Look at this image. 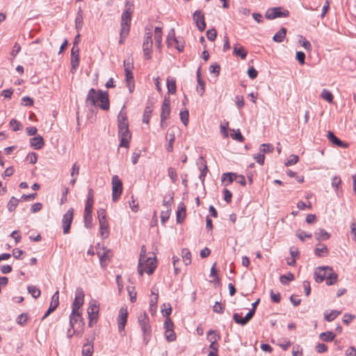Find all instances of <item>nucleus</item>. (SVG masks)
<instances>
[{
	"label": "nucleus",
	"instance_id": "obj_28",
	"mask_svg": "<svg viewBox=\"0 0 356 356\" xmlns=\"http://www.w3.org/2000/svg\"><path fill=\"white\" fill-rule=\"evenodd\" d=\"M167 88L168 93L175 94L176 92V80L174 78L170 76L167 78Z\"/></svg>",
	"mask_w": 356,
	"mask_h": 356
},
{
	"label": "nucleus",
	"instance_id": "obj_37",
	"mask_svg": "<svg viewBox=\"0 0 356 356\" xmlns=\"http://www.w3.org/2000/svg\"><path fill=\"white\" fill-rule=\"evenodd\" d=\"M226 177H228L227 184H226V185H228V184H230L231 183H232L234 180L237 179V174L234 173V172L224 173L222 176V181H226Z\"/></svg>",
	"mask_w": 356,
	"mask_h": 356
},
{
	"label": "nucleus",
	"instance_id": "obj_9",
	"mask_svg": "<svg viewBox=\"0 0 356 356\" xmlns=\"http://www.w3.org/2000/svg\"><path fill=\"white\" fill-rule=\"evenodd\" d=\"M118 134L120 138V146L128 147L131 136L129 127H125L124 129L122 127H118Z\"/></svg>",
	"mask_w": 356,
	"mask_h": 356
},
{
	"label": "nucleus",
	"instance_id": "obj_15",
	"mask_svg": "<svg viewBox=\"0 0 356 356\" xmlns=\"http://www.w3.org/2000/svg\"><path fill=\"white\" fill-rule=\"evenodd\" d=\"M329 270H331V268L328 266L318 267L314 272L316 282L320 283L325 280Z\"/></svg>",
	"mask_w": 356,
	"mask_h": 356
},
{
	"label": "nucleus",
	"instance_id": "obj_59",
	"mask_svg": "<svg viewBox=\"0 0 356 356\" xmlns=\"http://www.w3.org/2000/svg\"><path fill=\"white\" fill-rule=\"evenodd\" d=\"M296 235L302 241H304L306 238H310L312 236V234H307L304 231H298Z\"/></svg>",
	"mask_w": 356,
	"mask_h": 356
},
{
	"label": "nucleus",
	"instance_id": "obj_33",
	"mask_svg": "<svg viewBox=\"0 0 356 356\" xmlns=\"http://www.w3.org/2000/svg\"><path fill=\"white\" fill-rule=\"evenodd\" d=\"M328 253V249L325 245L319 243L315 249V254L318 257H325Z\"/></svg>",
	"mask_w": 356,
	"mask_h": 356
},
{
	"label": "nucleus",
	"instance_id": "obj_20",
	"mask_svg": "<svg viewBox=\"0 0 356 356\" xmlns=\"http://www.w3.org/2000/svg\"><path fill=\"white\" fill-rule=\"evenodd\" d=\"M127 85L129 91L131 92L134 88V77L132 74V68L124 69Z\"/></svg>",
	"mask_w": 356,
	"mask_h": 356
},
{
	"label": "nucleus",
	"instance_id": "obj_57",
	"mask_svg": "<svg viewBox=\"0 0 356 356\" xmlns=\"http://www.w3.org/2000/svg\"><path fill=\"white\" fill-rule=\"evenodd\" d=\"M299 158L297 155H291L289 159L285 163L286 166L292 165L298 163Z\"/></svg>",
	"mask_w": 356,
	"mask_h": 356
},
{
	"label": "nucleus",
	"instance_id": "obj_21",
	"mask_svg": "<svg viewBox=\"0 0 356 356\" xmlns=\"http://www.w3.org/2000/svg\"><path fill=\"white\" fill-rule=\"evenodd\" d=\"M30 145L35 149H40L44 145V140L40 136H35L30 139Z\"/></svg>",
	"mask_w": 356,
	"mask_h": 356
},
{
	"label": "nucleus",
	"instance_id": "obj_63",
	"mask_svg": "<svg viewBox=\"0 0 356 356\" xmlns=\"http://www.w3.org/2000/svg\"><path fill=\"white\" fill-rule=\"evenodd\" d=\"M231 137L234 139V140H236L238 142H243L245 138L244 137L242 136V134H241L240 132V130L238 129L237 130V132H236L235 134H231Z\"/></svg>",
	"mask_w": 356,
	"mask_h": 356
},
{
	"label": "nucleus",
	"instance_id": "obj_3",
	"mask_svg": "<svg viewBox=\"0 0 356 356\" xmlns=\"http://www.w3.org/2000/svg\"><path fill=\"white\" fill-rule=\"evenodd\" d=\"M94 191L92 188L88 190L87 201L84 209V224L87 228L92 227V208L94 203L93 200Z\"/></svg>",
	"mask_w": 356,
	"mask_h": 356
},
{
	"label": "nucleus",
	"instance_id": "obj_45",
	"mask_svg": "<svg viewBox=\"0 0 356 356\" xmlns=\"http://www.w3.org/2000/svg\"><path fill=\"white\" fill-rule=\"evenodd\" d=\"M178 43V40L175 38V30L172 29L169 32L167 37V44L168 46L172 45V42Z\"/></svg>",
	"mask_w": 356,
	"mask_h": 356
},
{
	"label": "nucleus",
	"instance_id": "obj_52",
	"mask_svg": "<svg viewBox=\"0 0 356 356\" xmlns=\"http://www.w3.org/2000/svg\"><path fill=\"white\" fill-rule=\"evenodd\" d=\"M170 209H165V210L162 211L161 213V220L163 224H164L170 217Z\"/></svg>",
	"mask_w": 356,
	"mask_h": 356
},
{
	"label": "nucleus",
	"instance_id": "obj_58",
	"mask_svg": "<svg viewBox=\"0 0 356 356\" xmlns=\"http://www.w3.org/2000/svg\"><path fill=\"white\" fill-rule=\"evenodd\" d=\"M141 154V151L138 149L133 152L131 155V162L134 165L138 163V159L140 158Z\"/></svg>",
	"mask_w": 356,
	"mask_h": 356
},
{
	"label": "nucleus",
	"instance_id": "obj_1",
	"mask_svg": "<svg viewBox=\"0 0 356 356\" xmlns=\"http://www.w3.org/2000/svg\"><path fill=\"white\" fill-rule=\"evenodd\" d=\"M131 5L129 3L126 4V10L123 12L121 17V30H120V44H122L124 38L128 35L130 29V23L132 15Z\"/></svg>",
	"mask_w": 356,
	"mask_h": 356
},
{
	"label": "nucleus",
	"instance_id": "obj_23",
	"mask_svg": "<svg viewBox=\"0 0 356 356\" xmlns=\"http://www.w3.org/2000/svg\"><path fill=\"white\" fill-rule=\"evenodd\" d=\"M100 235L102 238H108L109 235L108 223L107 220L99 221Z\"/></svg>",
	"mask_w": 356,
	"mask_h": 356
},
{
	"label": "nucleus",
	"instance_id": "obj_50",
	"mask_svg": "<svg viewBox=\"0 0 356 356\" xmlns=\"http://www.w3.org/2000/svg\"><path fill=\"white\" fill-rule=\"evenodd\" d=\"M274 150V147L270 144H262L260 146V152L264 153L272 152Z\"/></svg>",
	"mask_w": 356,
	"mask_h": 356
},
{
	"label": "nucleus",
	"instance_id": "obj_27",
	"mask_svg": "<svg viewBox=\"0 0 356 356\" xmlns=\"http://www.w3.org/2000/svg\"><path fill=\"white\" fill-rule=\"evenodd\" d=\"M93 343L89 342L88 339H87V343H86L82 349V355L83 356H92V353H93Z\"/></svg>",
	"mask_w": 356,
	"mask_h": 356
},
{
	"label": "nucleus",
	"instance_id": "obj_2",
	"mask_svg": "<svg viewBox=\"0 0 356 356\" xmlns=\"http://www.w3.org/2000/svg\"><path fill=\"white\" fill-rule=\"evenodd\" d=\"M138 322L143 332V339L145 345H147L152 336V329L149 319L146 313H142L138 316Z\"/></svg>",
	"mask_w": 356,
	"mask_h": 356
},
{
	"label": "nucleus",
	"instance_id": "obj_53",
	"mask_svg": "<svg viewBox=\"0 0 356 356\" xmlns=\"http://www.w3.org/2000/svg\"><path fill=\"white\" fill-rule=\"evenodd\" d=\"M165 338L168 342L174 341L176 339L175 333L172 330H165Z\"/></svg>",
	"mask_w": 356,
	"mask_h": 356
},
{
	"label": "nucleus",
	"instance_id": "obj_31",
	"mask_svg": "<svg viewBox=\"0 0 356 356\" xmlns=\"http://www.w3.org/2000/svg\"><path fill=\"white\" fill-rule=\"evenodd\" d=\"M286 34V29L282 27L279 31H277L273 38V40L277 42H281L284 40Z\"/></svg>",
	"mask_w": 356,
	"mask_h": 356
},
{
	"label": "nucleus",
	"instance_id": "obj_61",
	"mask_svg": "<svg viewBox=\"0 0 356 356\" xmlns=\"http://www.w3.org/2000/svg\"><path fill=\"white\" fill-rule=\"evenodd\" d=\"M220 67L218 64H213L209 67V72L211 74H215L216 76H218L220 73Z\"/></svg>",
	"mask_w": 356,
	"mask_h": 356
},
{
	"label": "nucleus",
	"instance_id": "obj_54",
	"mask_svg": "<svg viewBox=\"0 0 356 356\" xmlns=\"http://www.w3.org/2000/svg\"><path fill=\"white\" fill-rule=\"evenodd\" d=\"M217 35V32L215 29H209L207 31V37L210 41L215 40Z\"/></svg>",
	"mask_w": 356,
	"mask_h": 356
},
{
	"label": "nucleus",
	"instance_id": "obj_30",
	"mask_svg": "<svg viewBox=\"0 0 356 356\" xmlns=\"http://www.w3.org/2000/svg\"><path fill=\"white\" fill-rule=\"evenodd\" d=\"M155 35L154 40L156 47L160 49L161 47V41H162V30L160 27L155 28Z\"/></svg>",
	"mask_w": 356,
	"mask_h": 356
},
{
	"label": "nucleus",
	"instance_id": "obj_7",
	"mask_svg": "<svg viewBox=\"0 0 356 356\" xmlns=\"http://www.w3.org/2000/svg\"><path fill=\"white\" fill-rule=\"evenodd\" d=\"M84 299V293L81 288L79 287L76 289L75 298L72 303V310L73 314L75 312H79L80 307L83 304Z\"/></svg>",
	"mask_w": 356,
	"mask_h": 356
},
{
	"label": "nucleus",
	"instance_id": "obj_32",
	"mask_svg": "<svg viewBox=\"0 0 356 356\" xmlns=\"http://www.w3.org/2000/svg\"><path fill=\"white\" fill-rule=\"evenodd\" d=\"M168 136L169 137V144L167 146L166 149H167L168 152H171L173 150V143L175 140V132L172 128L168 129Z\"/></svg>",
	"mask_w": 356,
	"mask_h": 356
},
{
	"label": "nucleus",
	"instance_id": "obj_40",
	"mask_svg": "<svg viewBox=\"0 0 356 356\" xmlns=\"http://www.w3.org/2000/svg\"><path fill=\"white\" fill-rule=\"evenodd\" d=\"M321 97L322 99L326 100L329 103H332L333 102V99H334V97H333V95L332 94V92L327 89H323L322 90L321 94Z\"/></svg>",
	"mask_w": 356,
	"mask_h": 356
},
{
	"label": "nucleus",
	"instance_id": "obj_19",
	"mask_svg": "<svg viewBox=\"0 0 356 356\" xmlns=\"http://www.w3.org/2000/svg\"><path fill=\"white\" fill-rule=\"evenodd\" d=\"M76 323H79V325H81V327L83 325V322L81 318V313L75 312L74 314H73V312H72L70 316V324L71 328H75Z\"/></svg>",
	"mask_w": 356,
	"mask_h": 356
},
{
	"label": "nucleus",
	"instance_id": "obj_34",
	"mask_svg": "<svg viewBox=\"0 0 356 356\" xmlns=\"http://www.w3.org/2000/svg\"><path fill=\"white\" fill-rule=\"evenodd\" d=\"M340 314L341 312L337 310H332L330 312H325L324 313V318L327 321L331 322L334 320Z\"/></svg>",
	"mask_w": 356,
	"mask_h": 356
},
{
	"label": "nucleus",
	"instance_id": "obj_5",
	"mask_svg": "<svg viewBox=\"0 0 356 356\" xmlns=\"http://www.w3.org/2000/svg\"><path fill=\"white\" fill-rule=\"evenodd\" d=\"M122 192V182L118 175L112 177V200L117 202Z\"/></svg>",
	"mask_w": 356,
	"mask_h": 356
},
{
	"label": "nucleus",
	"instance_id": "obj_48",
	"mask_svg": "<svg viewBox=\"0 0 356 356\" xmlns=\"http://www.w3.org/2000/svg\"><path fill=\"white\" fill-rule=\"evenodd\" d=\"M10 126L14 131H19L22 129V124L15 119L10 120Z\"/></svg>",
	"mask_w": 356,
	"mask_h": 356
},
{
	"label": "nucleus",
	"instance_id": "obj_24",
	"mask_svg": "<svg viewBox=\"0 0 356 356\" xmlns=\"http://www.w3.org/2000/svg\"><path fill=\"white\" fill-rule=\"evenodd\" d=\"M147 258L146 256V248L145 245L141 247L139 262L138 266V271L140 276L143 275V264L145 261V259Z\"/></svg>",
	"mask_w": 356,
	"mask_h": 356
},
{
	"label": "nucleus",
	"instance_id": "obj_26",
	"mask_svg": "<svg viewBox=\"0 0 356 356\" xmlns=\"http://www.w3.org/2000/svg\"><path fill=\"white\" fill-rule=\"evenodd\" d=\"M314 237L317 241H326L330 238V234L323 229H319L314 233Z\"/></svg>",
	"mask_w": 356,
	"mask_h": 356
},
{
	"label": "nucleus",
	"instance_id": "obj_11",
	"mask_svg": "<svg viewBox=\"0 0 356 356\" xmlns=\"http://www.w3.org/2000/svg\"><path fill=\"white\" fill-rule=\"evenodd\" d=\"M289 12L286 10H282L281 8H273L267 10L266 17L268 19H273L277 17H288Z\"/></svg>",
	"mask_w": 356,
	"mask_h": 356
},
{
	"label": "nucleus",
	"instance_id": "obj_56",
	"mask_svg": "<svg viewBox=\"0 0 356 356\" xmlns=\"http://www.w3.org/2000/svg\"><path fill=\"white\" fill-rule=\"evenodd\" d=\"M27 318H28V317H27L26 314H25V313L21 314L17 318V323L18 324H19L20 325H25V323L27 321Z\"/></svg>",
	"mask_w": 356,
	"mask_h": 356
},
{
	"label": "nucleus",
	"instance_id": "obj_17",
	"mask_svg": "<svg viewBox=\"0 0 356 356\" xmlns=\"http://www.w3.org/2000/svg\"><path fill=\"white\" fill-rule=\"evenodd\" d=\"M327 138L328 140L332 143L334 145L343 148H346L348 147V144L341 140L338 138L332 131H328L327 133Z\"/></svg>",
	"mask_w": 356,
	"mask_h": 356
},
{
	"label": "nucleus",
	"instance_id": "obj_10",
	"mask_svg": "<svg viewBox=\"0 0 356 356\" xmlns=\"http://www.w3.org/2000/svg\"><path fill=\"white\" fill-rule=\"evenodd\" d=\"M99 306L95 303L90 304L88 308L89 318L88 326L92 327L97 321Z\"/></svg>",
	"mask_w": 356,
	"mask_h": 356
},
{
	"label": "nucleus",
	"instance_id": "obj_42",
	"mask_svg": "<svg viewBox=\"0 0 356 356\" xmlns=\"http://www.w3.org/2000/svg\"><path fill=\"white\" fill-rule=\"evenodd\" d=\"M19 204V200L15 197H12L8 203L7 207L10 212L15 210Z\"/></svg>",
	"mask_w": 356,
	"mask_h": 356
},
{
	"label": "nucleus",
	"instance_id": "obj_38",
	"mask_svg": "<svg viewBox=\"0 0 356 356\" xmlns=\"http://www.w3.org/2000/svg\"><path fill=\"white\" fill-rule=\"evenodd\" d=\"M83 24L82 11L79 9L77 15L75 19V28L77 31H79Z\"/></svg>",
	"mask_w": 356,
	"mask_h": 356
},
{
	"label": "nucleus",
	"instance_id": "obj_49",
	"mask_svg": "<svg viewBox=\"0 0 356 356\" xmlns=\"http://www.w3.org/2000/svg\"><path fill=\"white\" fill-rule=\"evenodd\" d=\"M168 173L172 182L175 184L177 180V174L176 170L173 168L170 167L168 169Z\"/></svg>",
	"mask_w": 356,
	"mask_h": 356
},
{
	"label": "nucleus",
	"instance_id": "obj_51",
	"mask_svg": "<svg viewBox=\"0 0 356 356\" xmlns=\"http://www.w3.org/2000/svg\"><path fill=\"white\" fill-rule=\"evenodd\" d=\"M179 115H180V119H181V122H183V124L185 126H186L188 123V116H189L188 111L187 110L181 111Z\"/></svg>",
	"mask_w": 356,
	"mask_h": 356
},
{
	"label": "nucleus",
	"instance_id": "obj_8",
	"mask_svg": "<svg viewBox=\"0 0 356 356\" xmlns=\"http://www.w3.org/2000/svg\"><path fill=\"white\" fill-rule=\"evenodd\" d=\"M74 216V209L70 208L65 214H64L62 220V227L63 229V234H67L70 232V227Z\"/></svg>",
	"mask_w": 356,
	"mask_h": 356
},
{
	"label": "nucleus",
	"instance_id": "obj_43",
	"mask_svg": "<svg viewBox=\"0 0 356 356\" xmlns=\"http://www.w3.org/2000/svg\"><path fill=\"white\" fill-rule=\"evenodd\" d=\"M79 64V54H71L72 69L76 70Z\"/></svg>",
	"mask_w": 356,
	"mask_h": 356
},
{
	"label": "nucleus",
	"instance_id": "obj_13",
	"mask_svg": "<svg viewBox=\"0 0 356 356\" xmlns=\"http://www.w3.org/2000/svg\"><path fill=\"white\" fill-rule=\"evenodd\" d=\"M156 267V257H147L145 259V261L143 264V274L144 272L147 273L149 275H151L154 271Z\"/></svg>",
	"mask_w": 356,
	"mask_h": 356
},
{
	"label": "nucleus",
	"instance_id": "obj_14",
	"mask_svg": "<svg viewBox=\"0 0 356 356\" xmlns=\"http://www.w3.org/2000/svg\"><path fill=\"white\" fill-rule=\"evenodd\" d=\"M193 18L196 24L197 29L200 31H203L206 28V23L204 21V15L202 13V12L200 10L195 11Z\"/></svg>",
	"mask_w": 356,
	"mask_h": 356
},
{
	"label": "nucleus",
	"instance_id": "obj_18",
	"mask_svg": "<svg viewBox=\"0 0 356 356\" xmlns=\"http://www.w3.org/2000/svg\"><path fill=\"white\" fill-rule=\"evenodd\" d=\"M125 106L122 107L121 109L118 116V127H122L123 129L125 127H129L128 119L127 117V113L124 111Z\"/></svg>",
	"mask_w": 356,
	"mask_h": 356
},
{
	"label": "nucleus",
	"instance_id": "obj_36",
	"mask_svg": "<svg viewBox=\"0 0 356 356\" xmlns=\"http://www.w3.org/2000/svg\"><path fill=\"white\" fill-rule=\"evenodd\" d=\"M59 305V292L57 291L51 298V301L49 305L51 310H56Z\"/></svg>",
	"mask_w": 356,
	"mask_h": 356
},
{
	"label": "nucleus",
	"instance_id": "obj_6",
	"mask_svg": "<svg viewBox=\"0 0 356 356\" xmlns=\"http://www.w3.org/2000/svg\"><path fill=\"white\" fill-rule=\"evenodd\" d=\"M170 101L169 97H165L163 104L161 106V128H164L166 126L165 123V120H167L170 113Z\"/></svg>",
	"mask_w": 356,
	"mask_h": 356
},
{
	"label": "nucleus",
	"instance_id": "obj_35",
	"mask_svg": "<svg viewBox=\"0 0 356 356\" xmlns=\"http://www.w3.org/2000/svg\"><path fill=\"white\" fill-rule=\"evenodd\" d=\"M336 335L332 332L328 331L325 332H323L320 334L319 337L321 340L329 342L332 341L334 339Z\"/></svg>",
	"mask_w": 356,
	"mask_h": 356
},
{
	"label": "nucleus",
	"instance_id": "obj_22",
	"mask_svg": "<svg viewBox=\"0 0 356 356\" xmlns=\"http://www.w3.org/2000/svg\"><path fill=\"white\" fill-rule=\"evenodd\" d=\"M98 93L94 88H91L87 95L86 103L90 104L92 106H95L97 102Z\"/></svg>",
	"mask_w": 356,
	"mask_h": 356
},
{
	"label": "nucleus",
	"instance_id": "obj_46",
	"mask_svg": "<svg viewBox=\"0 0 356 356\" xmlns=\"http://www.w3.org/2000/svg\"><path fill=\"white\" fill-rule=\"evenodd\" d=\"M294 280V275L291 273H289L286 275H281L280 277V281L283 284H286L289 282Z\"/></svg>",
	"mask_w": 356,
	"mask_h": 356
},
{
	"label": "nucleus",
	"instance_id": "obj_12",
	"mask_svg": "<svg viewBox=\"0 0 356 356\" xmlns=\"http://www.w3.org/2000/svg\"><path fill=\"white\" fill-rule=\"evenodd\" d=\"M97 99V102H99V107L104 111H108L110 107L108 92L99 90Z\"/></svg>",
	"mask_w": 356,
	"mask_h": 356
},
{
	"label": "nucleus",
	"instance_id": "obj_60",
	"mask_svg": "<svg viewBox=\"0 0 356 356\" xmlns=\"http://www.w3.org/2000/svg\"><path fill=\"white\" fill-rule=\"evenodd\" d=\"M233 319L237 324H240L241 325H246V323L244 322V318H242L238 313L234 314Z\"/></svg>",
	"mask_w": 356,
	"mask_h": 356
},
{
	"label": "nucleus",
	"instance_id": "obj_4",
	"mask_svg": "<svg viewBox=\"0 0 356 356\" xmlns=\"http://www.w3.org/2000/svg\"><path fill=\"white\" fill-rule=\"evenodd\" d=\"M145 35L143 44V49L144 52L145 59L149 60L151 58L152 48L153 45L152 33L149 29H146Z\"/></svg>",
	"mask_w": 356,
	"mask_h": 356
},
{
	"label": "nucleus",
	"instance_id": "obj_64",
	"mask_svg": "<svg viewBox=\"0 0 356 356\" xmlns=\"http://www.w3.org/2000/svg\"><path fill=\"white\" fill-rule=\"evenodd\" d=\"M224 200L227 203H229L232 200V193L227 188L223 190Z\"/></svg>",
	"mask_w": 356,
	"mask_h": 356
},
{
	"label": "nucleus",
	"instance_id": "obj_62",
	"mask_svg": "<svg viewBox=\"0 0 356 356\" xmlns=\"http://www.w3.org/2000/svg\"><path fill=\"white\" fill-rule=\"evenodd\" d=\"M164 309H162L161 312L163 314V316L169 317L170 314L172 312V307L170 304H168L167 305L165 304L163 305Z\"/></svg>",
	"mask_w": 356,
	"mask_h": 356
},
{
	"label": "nucleus",
	"instance_id": "obj_55",
	"mask_svg": "<svg viewBox=\"0 0 356 356\" xmlns=\"http://www.w3.org/2000/svg\"><path fill=\"white\" fill-rule=\"evenodd\" d=\"M341 184V179L339 177L335 176L332 179V186L334 188L335 191L337 193L339 186Z\"/></svg>",
	"mask_w": 356,
	"mask_h": 356
},
{
	"label": "nucleus",
	"instance_id": "obj_25",
	"mask_svg": "<svg viewBox=\"0 0 356 356\" xmlns=\"http://www.w3.org/2000/svg\"><path fill=\"white\" fill-rule=\"evenodd\" d=\"M233 54L236 56L240 57L242 60H245L247 56L248 51L244 49L243 47H238V44H236L233 48Z\"/></svg>",
	"mask_w": 356,
	"mask_h": 356
},
{
	"label": "nucleus",
	"instance_id": "obj_41",
	"mask_svg": "<svg viewBox=\"0 0 356 356\" xmlns=\"http://www.w3.org/2000/svg\"><path fill=\"white\" fill-rule=\"evenodd\" d=\"M152 112V107L150 106H147L145 108L143 117V122L144 123H146V124L149 123Z\"/></svg>",
	"mask_w": 356,
	"mask_h": 356
},
{
	"label": "nucleus",
	"instance_id": "obj_16",
	"mask_svg": "<svg viewBox=\"0 0 356 356\" xmlns=\"http://www.w3.org/2000/svg\"><path fill=\"white\" fill-rule=\"evenodd\" d=\"M127 308L122 307L118 316V325L120 332L123 331L127 321Z\"/></svg>",
	"mask_w": 356,
	"mask_h": 356
},
{
	"label": "nucleus",
	"instance_id": "obj_44",
	"mask_svg": "<svg viewBox=\"0 0 356 356\" xmlns=\"http://www.w3.org/2000/svg\"><path fill=\"white\" fill-rule=\"evenodd\" d=\"M27 289L29 293H31L34 298H37L40 296V290L35 286H29Z\"/></svg>",
	"mask_w": 356,
	"mask_h": 356
},
{
	"label": "nucleus",
	"instance_id": "obj_29",
	"mask_svg": "<svg viewBox=\"0 0 356 356\" xmlns=\"http://www.w3.org/2000/svg\"><path fill=\"white\" fill-rule=\"evenodd\" d=\"M326 284L328 286L332 285L337 281V275L333 272L332 268L329 270L326 276Z\"/></svg>",
	"mask_w": 356,
	"mask_h": 356
},
{
	"label": "nucleus",
	"instance_id": "obj_47",
	"mask_svg": "<svg viewBox=\"0 0 356 356\" xmlns=\"http://www.w3.org/2000/svg\"><path fill=\"white\" fill-rule=\"evenodd\" d=\"M207 339L211 342H217L218 340L220 339V336L218 334L216 333V331L211 330L207 333Z\"/></svg>",
	"mask_w": 356,
	"mask_h": 356
},
{
	"label": "nucleus",
	"instance_id": "obj_39",
	"mask_svg": "<svg viewBox=\"0 0 356 356\" xmlns=\"http://www.w3.org/2000/svg\"><path fill=\"white\" fill-rule=\"evenodd\" d=\"M182 258L183 261L186 266L191 263V254L188 249L184 248L182 250Z\"/></svg>",
	"mask_w": 356,
	"mask_h": 356
}]
</instances>
